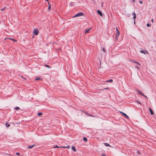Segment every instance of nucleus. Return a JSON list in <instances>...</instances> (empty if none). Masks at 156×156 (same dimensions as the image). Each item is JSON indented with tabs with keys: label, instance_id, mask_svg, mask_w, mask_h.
I'll list each match as a JSON object with an SVG mask.
<instances>
[{
	"label": "nucleus",
	"instance_id": "obj_33",
	"mask_svg": "<svg viewBox=\"0 0 156 156\" xmlns=\"http://www.w3.org/2000/svg\"><path fill=\"white\" fill-rule=\"evenodd\" d=\"M135 15H136V14H135V12H134L133 13V15L134 16V15L135 16Z\"/></svg>",
	"mask_w": 156,
	"mask_h": 156
},
{
	"label": "nucleus",
	"instance_id": "obj_6",
	"mask_svg": "<svg viewBox=\"0 0 156 156\" xmlns=\"http://www.w3.org/2000/svg\"><path fill=\"white\" fill-rule=\"evenodd\" d=\"M149 111L150 112L151 114V115H153L154 114V112L151 108H149Z\"/></svg>",
	"mask_w": 156,
	"mask_h": 156
},
{
	"label": "nucleus",
	"instance_id": "obj_19",
	"mask_svg": "<svg viewBox=\"0 0 156 156\" xmlns=\"http://www.w3.org/2000/svg\"><path fill=\"white\" fill-rule=\"evenodd\" d=\"M140 52L141 53H144L145 55H146V53L143 50H141L140 51Z\"/></svg>",
	"mask_w": 156,
	"mask_h": 156
},
{
	"label": "nucleus",
	"instance_id": "obj_16",
	"mask_svg": "<svg viewBox=\"0 0 156 156\" xmlns=\"http://www.w3.org/2000/svg\"><path fill=\"white\" fill-rule=\"evenodd\" d=\"M113 81V80L112 79H110L109 80H108L106 81V82H112Z\"/></svg>",
	"mask_w": 156,
	"mask_h": 156
},
{
	"label": "nucleus",
	"instance_id": "obj_7",
	"mask_svg": "<svg viewBox=\"0 0 156 156\" xmlns=\"http://www.w3.org/2000/svg\"><path fill=\"white\" fill-rule=\"evenodd\" d=\"M35 146V145L34 144L33 145H29L27 146V148L28 149H30L32 148L33 147H34Z\"/></svg>",
	"mask_w": 156,
	"mask_h": 156
},
{
	"label": "nucleus",
	"instance_id": "obj_42",
	"mask_svg": "<svg viewBox=\"0 0 156 156\" xmlns=\"http://www.w3.org/2000/svg\"><path fill=\"white\" fill-rule=\"evenodd\" d=\"M130 16V15L129 14H128L127 15V16L128 17H129Z\"/></svg>",
	"mask_w": 156,
	"mask_h": 156
},
{
	"label": "nucleus",
	"instance_id": "obj_24",
	"mask_svg": "<svg viewBox=\"0 0 156 156\" xmlns=\"http://www.w3.org/2000/svg\"><path fill=\"white\" fill-rule=\"evenodd\" d=\"M136 15H135V16L134 15V16H133V19L134 20H135V19H136Z\"/></svg>",
	"mask_w": 156,
	"mask_h": 156
},
{
	"label": "nucleus",
	"instance_id": "obj_3",
	"mask_svg": "<svg viewBox=\"0 0 156 156\" xmlns=\"http://www.w3.org/2000/svg\"><path fill=\"white\" fill-rule=\"evenodd\" d=\"M120 113L122 114L127 119H129V117L125 113L122 112H120Z\"/></svg>",
	"mask_w": 156,
	"mask_h": 156
},
{
	"label": "nucleus",
	"instance_id": "obj_13",
	"mask_svg": "<svg viewBox=\"0 0 156 156\" xmlns=\"http://www.w3.org/2000/svg\"><path fill=\"white\" fill-rule=\"evenodd\" d=\"M83 141L86 142L87 141V138L86 137H84L83 138Z\"/></svg>",
	"mask_w": 156,
	"mask_h": 156
},
{
	"label": "nucleus",
	"instance_id": "obj_18",
	"mask_svg": "<svg viewBox=\"0 0 156 156\" xmlns=\"http://www.w3.org/2000/svg\"><path fill=\"white\" fill-rule=\"evenodd\" d=\"M42 114H43L42 112H40L38 113L37 114V115L39 116H40L42 115Z\"/></svg>",
	"mask_w": 156,
	"mask_h": 156
},
{
	"label": "nucleus",
	"instance_id": "obj_30",
	"mask_svg": "<svg viewBox=\"0 0 156 156\" xmlns=\"http://www.w3.org/2000/svg\"><path fill=\"white\" fill-rule=\"evenodd\" d=\"M102 156H106V155L105 154H103L101 155Z\"/></svg>",
	"mask_w": 156,
	"mask_h": 156
},
{
	"label": "nucleus",
	"instance_id": "obj_44",
	"mask_svg": "<svg viewBox=\"0 0 156 156\" xmlns=\"http://www.w3.org/2000/svg\"><path fill=\"white\" fill-rule=\"evenodd\" d=\"M45 0V1H47L48 2H48H49V1H48V0Z\"/></svg>",
	"mask_w": 156,
	"mask_h": 156
},
{
	"label": "nucleus",
	"instance_id": "obj_10",
	"mask_svg": "<svg viewBox=\"0 0 156 156\" xmlns=\"http://www.w3.org/2000/svg\"><path fill=\"white\" fill-rule=\"evenodd\" d=\"M71 149L75 152L76 151V149L74 146H72V147Z\"/></svg>",
	"mask_w": 156,
	"mask_h": 156
},
{
	"label": "nucleus",
	"instance_id": "obj_2",
	"mask_svg": "<svg viewBox=\"0 0 156 156\" xmlns=\"http://www.w3.org/2000/svg\"><path fill=\"white\" fill-rule=\"evenodd\" d=\"M38 33H39V31L37 29H34V31H33V33L34 35L36 36V35H37L38 34Z\"/></svg>",
	"mask_w": 156,
	"mask_h": 156
},
{
	"label": "nucleus",
	"instance_id": "obj_5",
	"mask_svg": "<svg viewBox=\"0 0 156 156\" xmlns=\"http://www.w3.org/2000/svg\"><path fill=\"white\" fill-rule=\"evenodd\" d=\"M116 29L117 31V33L116 35L117 36H119L120 34V32L117 27H116Z\"/></svg>",
	"mask_w": 156,
	"mask_h": 156
},
{
	"label": "nucleus",
	"instance_id": "obj_31",
	"mask_svg": "<svg viewBox=\"0 0 156 156\" xmlns=\"http://www.w3.org/2000/svg\"><path fill=\"white\" fill-rule=\"evenodd\" d=\"M16 154L17 155H20V154L19 153V152H17L16 153Z\"/></svg>",
	"mask_w": 156,
	"mask_h": 156
},
{
	"label": "nucleus",
	"instance_id": "obj_29",
	"mask_svg": "<svg viewBox=\"0 0 156 156\" xmlns=\"http://www.w3.org/2000/svg\"><path fill=\"white\" fill-rule=\"evenodd\" d=\"M135 68L137 69H139V67L138 66H135Z\"/></svg>",
	"mask_w": 156,
	"mask_h": 156
},
{
	"label": "nucleus",
	"instance_id": "obj_23",
	"mask_svg": "<svg viewBox=\"0 0 156 156\" xmlns=\"http://www.w3.org/2000/svg\"><path fill=\"white\" fill-rule=\"evenodd\" d=\"M119 36H117V35H115V40H116V41H117L118 39V37Z\"/></svg>",
	"mask_w": 156,
	"mask_h": 156
},
{
	"label": "nucleus",
	"instance_id": "obj_34",
	"mask_svg": "<svg viewBox=\"0 0 156 156\" xmlns=\"http://www.w3.org/2000/svg\"><path fill=\"white\" fill-rule=\"evenodd\" d=\"M5 9V7L3 8L2 9H1L2 10H4Z\"/></svg>",
	"mask_w": 156,
	"mask_h": 156
},
{
	"label": "nucleus",
	"instance_id": "obj_45",
	"mask_svg": "<svg viewBox=\"0 0 156 156\" xmlns=\"http://www.w3.org/2000/svg\"><path fill=\"white\" fill-rule=\"evenodd\" d=\"M146 53H147V54H148V52L147 51H146Z\"/></svg>",
	"mask_w": 156,
	"mask_h": 156
},
{
	"label": "nucleus",
	"instance_id": "obj_11",
	"mask_svg": "<svg viewBox=\"0 0 156 156\" xmlns=\"http://www.w3.org/2000/svg\"><path fill=\"white\" fill-rule=\"evenodd\" d=\"M48 4H49V6L48 8V10L49 11L51 8V6L49 2H48Z\"/></svg>",
	"mask_w": 156,
	"mask_h": 156
},
{
	"label": "nucleus",
	"instance_id": "obj_15",
	"mask_svg": "<svg viewBox=\"0 0 156 156\" xmlns=\"http://www.w3.org/2000/svg\"><path fill=\"white\" fill-rule=\"evenodd\" d=\"M5 125L6 127H9L10 126V125L7 123H5Z\"/></svg>",
	"mask_w": 156,
	"mask_h": 156
},
{
	"label": "nucleus",
	"instance_id": "obj_28",
	"mask_svg": "<svg viewBox=\"0 0 156 156\" xmlns=\"http://www.w3.org/2000/svg\"><path fill=\"white\" fill-rule=\"evenodd\" d=\"M55 148H58L59 147L57 145H56L55 147H54Z\"/></svg>",
	"mask_w": 156,
	"mask_h": 156
},
{
	"label": "nucleus",
	"instance_id": "obj_9",
	"mask_svg": "<svg viewBox=\"0 0 156 156\" xmlns=\"http://www.w3.org/2000/svg\"><path fill=\"white\" fill-rule=\"evenodd\" d=\"M104 144L106 147H110V145L108 143H104Z\"/></svg>",
	"mask_w": 156,
	"mask_h": 156
},
{
	"label": "nucleus",
	"instance_id": "obj_17",
	"mask_svg": "<svg viewBox=\"0 0 156 156\" xmlns=\"http://www.w3.org/2000/svg\"><path fill=\"white\" fill-rule=\"evenodd\" d=\"M133 62H134V63H136V64H137L138 65H140V63H139V62H136V61H133Z\"/></svg>",
	"mask_w": 156,
	"mask_h": 156
},
{
	"label": "nucleus",
	"instance_id": "obj_39",
	"mask_svg": "<svg viewBox=\"0 0 156 156\" xmlns=\"http://www.w3.org/2000/svg\"><path fill=\"white\" fill-rule=\"evenodd\" d=\"M132 1L133 2H135V0H132Z\"/></svg>",
	"mask_w": 156,
	"mask_h": 156
},
{
	"label": "nucleus",
	"instance_id": "obj_8",
	"mask_svg": "<svg viewBox=\"0 0 156 156\" xmlns=\"http://www.w3.org/2000/svg\"><path fill=\"white\" fill-rule=\"evenodd\" d=\"M91 29V28H89L88 29L86 30L85 32V33L87 34V33H88L89 32L90 30Z\"/></svg>",
	"mask_w": 156,
	"mask_h": 156
},
{
	"label": "nucleus",
	"instance_id": "obj_35",
	"mask_svg": "<svg viewBox=\"0 0 156 156\" xmlns=\"http://www.w3.org/2000/svg\"><path fill=\"white\" fill-rule=\"evenodd\" d=\"M109 89V88L108 87H107L106 88H105L104 89Z\"/></svg>",
	"mask_w": 156,
	"mask_h": 156
},
{
	"label": "nucleus",
	"instance_id": "obj_37",
	"mask_svg": "<svg viewBox=\"0 0 156 156\" xmlns=\"http://www.w3.org/2000/svg\"><path fill=\"white\" fill-rule=\"evenodd\" d=\"M136 101L137 102V103H138V104H141L140 103V102H139L138 101Z\"/></svg>",
	"mask_w": 156,
	"mask_h": 156
},
{
	"label": "nucleus",
	"instance_id": "obj_1",
	"mask_svg": "<svg viewBox=\"0 0 156 156\" xmlns=\"http://www.w3.org/2000/svg\"><path fill=\"white\" fill-rule=\"evenodd\" d=\"M84 15V14L83 12H80L76 14L73 17V18H74L77 17H80Z\"/></svg>",
	"mask_w": 156,
	"mask_h": 156
},
{
	"label": "nucleus",
	"instance_id": "obj_20",
	"mask_svg": "<svg viewBox=\"0 0 156 156\" xmlns=\"http://www.w3.org/2000/svg\"><path fill=\"white\" fill-rule=\"evenodd\" d=\"M9 39L12 40L14 42H16L17 41V40H15V39L13 38H9Z\"/></svg>",
	"mask_w": 156,
	"mask_h": 156
},
{
	"label": "nucleus",
	"instance_id": "obj_4",
	"mask_svg": "<svg viewBox=\"0 0 156 156\" xmlns=\"http://www.w3.org/2000/svg\"><path fill=\"white\" fill-rule=\"evenodd\" d=\"M97 13L98 15H100L101 16H102V15H103L102 13V12L101 11H100L99 10H97Z\"/></svg>",
	"mask_w": 156,
	"mask_h": 156
},
{
	"label": "nucleus",
	"instance_id": "obj_25",
	"mask_svg": "<svg viewBox=\"0 0 156 156\" xmlns=\"http://www.w3.org/2000/svg\"><path fill=\"white\" fill-rule=\"evenodd\" d=\"M151 24L150 23H147V27H150L151 26Z\"/></svg>",
	"mask_w": 156,
	"mask_h": 156
},
{
	"label": "nucleus",
	"instance_id": "obj_27",
	"mask_svg": "<svg viewBox=\"0 0 156 156\" xmlns=\"http://www.w3.org/2000/svg\"><path fill=\"white\" fill-rule=\"evenodd\" d=\"M45 66L46 67H48V68H50V67L49 65H46V64L45 65Z\"/></svg>",
	"mask_w": 156,
	"mask_h": 156
},
{
	"label": "nucleus",
	"instance_id": "obj_41",
	"mask_svg": "<svg viewBox=\"0 0 156 156\" xmlns=\"http://www.w3.org/2000/svg\"><path fill=\"white\" fill-rule=\"evenodd\" d=\"M144 97H145V98H147V97L146 96V95H144Z\"/></svg>",
	"mask_w": 156,
	"mask_h": 156
},
{
	"label": "nucleus",
	"instance_id": "obj_21",
	"mask_svg": "<svg viewBox=\"0 0 156 156\" xmlns=\"http://www.w3.org/2000/svg\"><path fill=\"white\" fill-rule=\"evenodd\" d=\"M41 80V79L39 77H37L36 78H35V80Z\"/></svg>",
	"mask_w": 156,
	"mask_h": 156
},
{
	"label": "nucleus",
	"instance_id": "obj_22",
	"mask_svg": "<svg viewBox=\"0 0 156 156\" xmlns=\"http://www.w3.org/2000/svg\"><path fill=\"white\" fill-rule=\"evenodd\" d=\"M102 51L103 52H106V51L105 50V47H103L102 48Z\"/></svg>",
	"mask_w": 156,
	"mask_h": 156
},
{
	"label": "nucleus",
	"instance_id": "obj_32",
	"mask_svg": "<svg viewBox=\"0 0 156 156\" xmlns=\"http://www.w3.org/2000/svg\"><path fill=\"white\" fill-rule=\"evenodd\" d=\"M139 2L140 4H142V3H143V2L141 1H139Z\"/></svg>",
	"mask_w": 156,
	"mask_h": 156
},
{
	"label": "nucleus",
	"instance_id": "obj_14",
	"mask_svg": "<svg viewBox=\"0 0 156 156\" xmlns=\"http://www.w3.org/2000/svg\"><path fill=\"white\" fill-rule=\"evenodd\" d=\"M63 147L64 148H70V147L69 145H68L66 147Z\"/></svg>",
	"mask_w": 156,
	"mask_h": 156
},
{
	"label": "nucleus",
	"instance_id": "obj_36",
	"mask_svg": "<svg viewBox=\"0 0 156 156\" xmlns=\"http://www.w3.org/2000/svg\"><path fill=\"white\" fill-rule=\"evenodd\" d=\"M151 21L152 23L153 22H154V20L153 19H151Z\"/></svg>",
	"mask_w": 156,
	"mask_h": 156
},
{
	"label": "nucleus",
	"instance_id": "obj_26",
	"mask_svg": "<svg viewBox=\"0 0 156 156\" xmlns=\"http://www.w3.org/2000/svg\"><path fill=\"white\" fill-rule=\"evenodd\" d=\"M15 109L16 110H17L18 109H20V108L18 107H16L15 108Z\"/></svg>",
	"mask_w": 156,
	"mask_h": 156
},
{
	"label": "nucleus",
	"instance_id": "obj_40",
	"mask_svg": "<svg viewBox=\"0 0 156 156\" xmlns=\"http://www.w3.org/2000/svg\"><path fill=\"white\" fill-rule=\"evenodd\" d=\"M137 153L138 154H140V153L139 152V151H137Z\"/></svg>",
	"mask_w": 156,
	"mask_h": 156
},
{
	"label": "nucleus",
	"instance_id": "obj_12",
	"mask_svg": "<svg viewBox=\"0 0 156 156\" xmlns=\"http://www.w3.org/2000/svg\"><path fill=\"white\" fill-rule=\"evenodd\" d=\"M136 90L137 92L138 93V94L140 95H141L142 93L141 91L139 90Z\"/></svg>",
	"mask_w": 156,
	"mask_h": 156
},
{
	"label": "nucleus",
	"instance_id": "obj_38",
	"mask_svg": "<svg viewBox=\"0 0 156 156\" xmlns=\"http://www.w3.org/2000/svg\"><path fill=\"white\" fill-rule=\"evenodd\" d=\"M141 95H142V96H144L145 95L143 94V93H142L141 94Z\"/></svg>",
	"mask_w": 156,
	"mask_h": 156
},
{
	"label": "nucleus",
	"instance_id": "obj_46",
	"mask_svg": "<svg viewBox=\"0 0 156 156\" xmlns=\"http://www.w3.org/2000/svg\"><path fill=\"white\" fill-rule=\"evenodd\" d=\"M103 5V3L102 2V5Z\"/></svg>",
	"mask_w": 156,
	"mask_h": 156
},
{
	"label": "nucleus",
	"instance_id": "obj_43",
	"mask_svg": "<svg viewBox=\"0 0 156 156\" xmlns=\"http://www.w3.org/2000/svg\"><path fill=\"white\" fill-rule=\"evenodd\" d=\"M134 24H135V20H134Z\"/></svg>",
	"mask_w": 156,
	"mask_h": 156
}]
</instances>
